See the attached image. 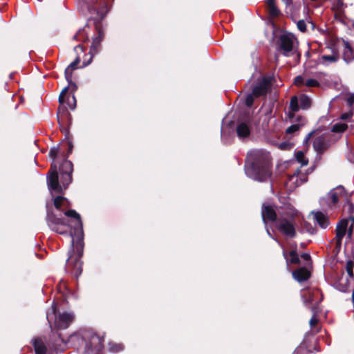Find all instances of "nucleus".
Listing matches in <instances>:
<instances>
[{"label": "nucleus", "mask_w": 354, "mask_h": 354, "mask_svg": "<svg viewBox=\"0 0 354 354\" xmlns=\"http://www.w3.org/2000/svg\"><path fill=\"white\" fill-rule=\"evenodd\" d=\"M67 151L62 153L61 161L56 160L59 153L58 147L51 148L48 153L53 162L46 174L48 189L50 192L59 194H64V191L68 187L73 180V164L68 160L73 149L72 141L67 140Z\"/></svg>", "instance_id": "1"}, {"label": "nucleus", "mask_w": 354, "mask_h": 354, "mask_svg": "<svg viewBox=\"0 0 354 354\" xmlns=\"http://www.w3.org/2000/svg\"><path fill=\"white\" fill-rule=\"evenodd\" d=\"M244 169L249 178L261 183L267 182L272 175V164L269 153L261 149L249 151Z\"/></svg>", "instance_id": "2"}, {"label": "nucleus", "mask_w": 354, "mask_h": 354, "mask_svg": "<svg viewBox=\"0 0 354 354\" xmlns=\"http://www.w3.org/2000/svg\"><path fill=\"white\" fill-rule=\"evenodd\" d=\"M108 12V5L107 3H104L103 5L97 10V14H95L96 16L91 17L88 19V23L89 24H93L97 35L93 38L88 55H84L82 67L89 65L91 63L93 57L98 54L102 50L101 43L104 37L102 21L105 18Z\"/></svg>", "instance_id": "3"}, {"label": "nucleus", "mask_w": 354, "mask_h": 354, "mask_svg": "<svg viewBox=\"0 0 354 354\" xmlns=\"http://www.w3.org/2000/svg\"><path fill=\"white\" fill-rule=\"evenodd\" d=\"M72 254L69 255L66 262V269L73 276L77 278L82 272V261L81 258L84 252V240L71 241Z\"/></svg>", "instance_id": "4"}, {"label": "nucleus", "mask_w": 354, "mask_h": 354, "mask_svg": "<svg viewBox=\"0 0 354 354\" xmlns=\"http://www.w3.org/2000/svg\"><path fill=\"white\" fill-rule=\"evenodd\" d=\"M295 218L293 214L289 216L279 215L275 223L276 229L282 234L288 238H295L297 233L296 230Z\"/></svg>", "instance_id": "5"}, {"label": "nucleus", "mask_w": 354, "mask_h": 354, "mask_svg": "<svg viewBox=\"0 0 354 354\" xmlns=\"http://www.w3.org/2000/svg\"><path fill=\"white\" fill-rule=\"evenodd\" d=\"M313 135L316 136V138L313 141V147L319 154H322L330 147V134L329 133L319 134L318 130L313 131L307 135L304 140V142L307 143Z\"/></svg>", "instance_id": "6"}, {"label": "nucleus", "mask_w": 354, "mask_h": 354, "mask_svg": "<svg viewBox=\"0 0 354 354\" xmlns=\"http://www.w3.org/2000/svg\"><path fill=\"white\" fill-rule=\"evenodd\" d=\"M64 215L71 218H73L76 223L73 230H70L71 241L84 240L83 224L80 215L74 209H69L64 212Z\"/></svg>", "instance_id": "7"}, {"label": "nucleus", "mask_w": 354, "mask_h": 354, "mask_svg": "<svg viewBox=\"0 0 354 354\" xmlns=\"http://www.w3.org/2000/svg\"><path fill=\"white\" fill-rule=\"evenodd\" d=\"M104 335L105 333H103L102 335L95 333L91 335L86 344V352H95V354H105L102 352V350L104 348Z\"/></svg>", "instance_id": "8"}, {"label": "nucleus", "mask_w": 354, "mask_h": 354, "mask_svg": "<svg viewBox=\"0 0 354 354\" xmlns=\"http://www.w3.org/2000/svg\"><path fill=\"white\" fill-rule=\"evenodd\" d=\"M271 84L272 83L270 78L263 77L253 86L252 92L255 97L266 95L268 90L271 87Z\"/></svg>", "instance_id": "9"}, {"label": "nucleus", "mask_w": 354, "mask_h": 354, "mask_svg": "<svg viewBox=\"0 0 354 354\" xmlns=\"http://www.w3.org/2000/svg\"><path fill=\"white\" fill-rule=\"evenodd\" d=\"M278 44L279 50L283 51V55L288 56V53L293 50V37L289 35L283 34L279 37Z\"/></svg>", "instance_id": "10"}, {"label": "nucleus", "mask_w": 354, "mask_h": 354, "mask_svg": "<svg viewBox=\"0 0 354 354\" xmlns=\"http://www.w3.org/2000/svg\"><path fill=\"white\" fill-rule=\"evenodd\" d=\"M261 216L264 223H267V222H274L276 223L279 217L273 207L266 204L262 205Z\"/></svg>", "instance_id": "11"}, {"label": "nucleus", "mask_w": 354, "mask_h": 354, "mask_svg": "<svg viewBox=\"0 0 354 354\" xmlns=\"http://www.w3.org/2000/svg\"><path fill=\"white\" fill-rule=\"evenodd\" d=\"M72 117L71 113L66 115L59 116L57 118V121L59 125L60 131L64 134L65 139L69 140V128L71 125Z\"/></svg>", "instance_id": "12"}, {"label": "nucleus", "mask_w": 354, "mask_h": 354, "mask_svg": "<svg viewBox=\"0 0 354 354\" xmlns=\"http://www.w3.org/2000/svg\"><path fill=\"white\" fill-rule=\"evenodd\" d=\"M73 319V317L71 313H64L59 314L56 319L55 326L58 330L66 329Z\"/></svg>", "instance_id": "13"}, {"label": "nucleus", "mask_w": 354, "mask_h": 354, "mask_svg": "<svg viewBox=\"0 0 354 354\" xmlns=\"http://www.w3.org/2000/svg\"><path fill=\"white\" fill-rule=\"evenodd\" d=\"M292 249L289 252L283 250V256L286 259L287 266L289 264L298 265L300 264L301 261L297 252V245L296 243L292 246Z\"/></svg>", "instance_id": "14"}, {"label": "nucleus", "mask_w": 354, "mask_h": 354, "mask_svg": "<svg viewBox=\"0 0 354 354\" xmlns=\"http://www.w3.org/2000/svg\"><path fill=\"white\" fill-rule=\"evenodd\" d=\"M237 136L243 139L250 136L251 133V124L250 121L238 122L236 128Z\"/></svg>", "instance_id": "15"}, {"label": "nucleus", "mask_w": 354, "mask_h": 354, "mask_svg": "<svg viewBox=\"0 0 354 354\" xmlns=\"http://www.w3.org/2000/svg\"><path fill=\"white\" fill-rule=\"evenodd\" d=\"M293 278L298 282H304L310 279V272L306 267H300L295 270L292 273Z\"/></svg>", "instance_id": "16"}, {"label": "nucleus", "mask_w": 354, "mask_h": 354, "mask_svg": "<svg viewBox=\"0 0 354 354\" xmlns=\"http://www.w3.org/2000/svg\"><path fill=\"white\" fill-rule=\"evenodd\" d=\"M343 44L344 48L342 58L346 63L348 64L354 60V47L349 41L346 40H343Z\"/></svg>", "instance_id": "17"}, {"label": "nucleus", "mask_w": 354, "mask_h": 354, "mask_svg": "<svg viewBox=\"0 0 354 354\" xmlns=\"http://www.w3.org/2000/svg\"><path fill=\"white\" fill-rule=\"evenodd\" d=\"M348 227V220L342 219L337 225L335 239L338 244H341L342 239L345 236Z\"/></svg>", "instance_id": "18"}, {"label": "nucleus", "mask_w": 354, "mask_h": 354, "mask_svg": "<svg viewBox=\"0 0 354 354\" xmlns=\"http://www.w3.org/2000/svg\"><path fill=\"white\" fill-rule=\"evenodd\" d=\"M267 6V11L269 17L272 19H276L282 15L281 10L276 5L275 0H265Z\"/></svg>", "instance_id": "19"}, {"label": "nucleus", "mask_w": 354, "mask_h": 354, "mask_svg": "<svg viewBox=\"0 0 354 354\" xmlns=\"http://www.w3.org/2000/svg\"><path fill=\"white\" fill-rule=\"evenodd\" d=\"M66 220L62 217H58L53 212L48 211L46 215V222L48 227L52 229L57 226L58 224H62Z\"/></svg>", "instance_id": "20"}, {"label": "nucleus", "mask_w": 354, "mask_h": 354, "mask_svg": "<svg viewBox=\"0 0 354 354\" xmlns=\"http://www.w3.org/2000/svg\"><path fill=\"white\" fill-rule=\"evenodd\" d=\"M32 346L36 354H53L51 351H48L46 346L41 339H34L32 341Z\"/></svg>", "instance_id": "21"}, {"label": "nucleus", "mask_w": 354, "mask_h": 354, "mask_svg": "<svg viewBox=\"0 0 354 354\" xmlns=\"http://www.w3.org/2000/svg\"><path fill=\"white\" fill-rule=\"evenodd\" d=\"M290 112L288 117L292 118L295 117V113L299 111V99L297 95H294L291 97L289 105Z\"/></svg>", "instance_id": "22"}, {"label": "nucleus", "mask_w": 354, "mask_h": 354, "mask_svg": "<svg viewBox=\"0 0 354 354\" xmlns=\"http://www.w3.org/2000/svg\"><path fill=\"white\" fill-rule=\"evenodd\" d=\"M315 219L322 228H326L330 224L328 216L319 211L315 213Z\"/></svg>", "instance_id": "23"}, {"label": "nucleus", "mask_w": 354, "mask_h": 354, "mask_svg": "<svg viewBox=\"0 0 354 354\" xmlns=\"http://www.w3.org/2000/svg\"><path fill=\"white\" fill-rule=\"evenodd\" d=\"M307 174H302L300 171L299 169H296L292 175L289 176V180H292L295 177L299 178V182H298V179L296 180V185L299 186L301 184L308 181Z\"/></svg>", "instance_id": "24"}, {"label": "nucleus", "mask_w": 354, "mask_h": 354, "mask_svg": "<svg viewBox=\"0 0 354 354\" xmlns=\"http://www.w3.org/2000/svg\"><path fill=\"white\" fill-rule=\"evenodd\" d=\"M332 53H333V54L330 55H322L320 59L322 60L323 62L333 63V62H337L339 59V55L337 50L333 49Z\"/></svg>", "instance_id": "25"}, {"label": "nucleus", "mask_w": 354, "mask_h": 354, "mask_svg": "<svg viewBox=\"0 0 354 354\" xmlns=\"http://www.w3.org/2000/svg\"><path fill=\"white\" fill-rule=\"evenodd\" d=\"M86 28L88 26H86L84 28L79 30V31L73 36V39L76 41L82 42H87L88 41V35L86 32Z\"/></svg>", "instance_id": "26"}, {"label": "nucleus", "mask_w": 354, "mask_h": 354, "mask_svg": "<svg viewBox=\"0 0 354 354\" xmlns=\"http://www.w3.org/2000/svg\"><path fill=\"white\" fill-rule=\"evenodd\" d=\"M300 109L307 110L310 108L312 104L311 99L305 94H301L299 97Z\"/></svg>", "instance_id": "27"}, {"label": "nucleus", "mask_w": 354, "mask_h": 354, "mask_svg": "<svg viewBox=\"0 0 354 354\" xmlns=\"http://www.w3.org/2000/svg\"><path fill=\"white\" fill-rule=\"evenodd\" d=\"M80 62V56H77L75 60L71 62L64 71V76H73V71L77 68V65Z\"/></svg>", "instance_id": "28"}, {"label": "nucleus", "mask_w": 354, "mask_h": 354, "mask_svg": "<svg viewBox=\"0 0 354 354\" xmlns=\"http://www.w3.org/2000/svg\"><path fill=\"white\" fill-rule=\"evenodd\" d=\"M51 230L60 234H67L68 233V225L65 221L64 223L58 224L57 226L54 227Z\"/></svg>", "instance_id": "29"}, {"label": "nucleus", "mask_w": 354, "mask_h": 354, "mask_svg": "<svg viewBox=\"0 0 354 354\" xmlns=\"http://www.w3.org/2000/svg\"><path fill=\"white\" fill-rule=\"evenodd\" d=\"M124 349V345L120 343L109 342L108 343V350L111 353H118Z\"/></svg>", "instance_id": "30"}, {"label": "nucleus", "mask_w": 354, "mask_h": 354, "mask_svg": "<svg viewBox=\"0 0 354 354\" xmlns=\"http://www.w3.org/2000/svg\"><path fill=\"white\" fill-rule=\"evenodd\" d=\"M53 342H54L53 346L55 347V351L59 350V348L58 347V346H60L59 342H61L64 344H66L67 342L65 337H63L62 335L59 333H57L56 336H55V339H54Z\"/></svg>", "instance_id": "31"}, {"label": "nucleus", "mask_w": 354, "mask_h": 354, "mask_svg": "<svg viewBox=\"0 0 354 354\" xmlns=\"http://www.w3.org/2000/svg\"><path fill=\"white\" fill-rule=\"evenodd\" d=\"M311 351L308 349L304 343H301L293 351L292 354H310Z\"/></svg>", "instance_id": "32"}, {"label": "nucleus", "mask_w": 354, "mask_h": 354, "mask_svg": "<svg viewBox=\"0 0 354 354\" xmlns=\"http://www.w3.org/2000/svg\"><path fill=\"white\" fill-rule=\"evenodd\" d=\"M347 128L348 126L345 123H336L332 127L331 131L335 133H342L345 131Z\"/></svg>", "instance_id": "33"}, {"label": "nucleus", "mask_w": 354, "mask_h": 354, "mask_svg": "<svg viewBox=\"0 0 354 354\" xmlns=\"http://www.w3.org/2000/svg\"><path fill=\"white\" fill-rule=\"evenodd\" d=\"M64 201H66V198H64V196H56L53 200V204H54L55 207L57 210H62V206L63 202Z\"/></svg>", "instance_id": "34"}, {"label": "nucleus", "mask_w": 354, "mask_h": 354, "mask_svg": "<svg viewBox=\"0 0 354 354\" xmlns=\"http://www.w3.org/2000/svg\"><path fill=\"white\" fill-rule=\"evenodd\" d=\"M296 159L301 163V166L307 165L308 160L305 158L304 153L302 151H298L296 153Z\"/></svg>", "instance_id": "35"}, {"label": "nucleus", "mask_w": 354, "mask_h": 354, "mask_svg": "<svg viewBox=\"0 0 354 354\" xmlns=\"http://www.w3.org/2000/svg\"><path fill=\"white\" fill-rule=\"evenodd\" d=\"M328 195L330 196V203L328 204L329 206L332 207V206H334L336 204L338 203L339 202V197H338V195L336 192H333V191H330L329 193H328Z\"/></svg>", "instance_id": "36"}, {"label": "nucleus", "mask_w": 354, "mask_h": 354, "mask_svg": "<svg viewBox=\"0 0 354 354\" xmlns=\"http://www.w3.org/2000/svg\"><path fill=\"white\" fill-rule=\"evenodd\" d=\"M254 95H253V93L251 92L250 93H248L246 97H245V104L247 107H252L253 104H254Z\"/></svg>", "instance_id": "37"}, {"label": "nucleus", "mask_w": 354, "mask_h": 354, "mask_svg": "<svg viewBox=\"0 0 354 354\" xmlns=\"http://www.w3.org/2000/svg\"><path fill=\"white\" fill-rule=\"evenodd\" d=\"M353 268H354V263L351 260L348 261L346 263V269L348 275L351 278H353L354 277Z\"/></svg>", "instance_id": "38"}, {"label": "nucleus", "mask_w": 354, "mask_h": 354, "mask_svg": "<svg viewBox=\"0 0 354 354\" xmlns=\"http://www.w3.org/2000/svg\"><path fill=\"white\" fill-rule=\"evenodd\" d=\"M65 78L68 83V88H70L73 92H75L77 89V86L73 81V76H65Z\"/></svg>", "instance_id": "39"}, {"label": "nucleus", "mask_w": 354, "mask_h": 354, "mask_svg": "<svg viewBox=\"0 0 354 354\" xmlns=\"http://www.w3.org/2000/svg\"><path fill=\"white\" fill-rule=\"evenodd\" d=\"M301 127V125L299 124H292L290 125V127H288L286 130V133L287 134H292L297 131L299 130Z\"/></svg>", "instance_id": "40"}, {"label": "nucleus", "mask_w": 354, "mask_h": 354, "mask_svg": "<svg viewBox=\"0 0 354 354\" xmlns=\"http://www.w3.org/2000/svg\"><path fill=\"white\" fill-rule=\"evenodd\" d=\"M308 87H317L319 86V82L315 79H308L305 82V84Z\"/></svg>", "instance_id": "41"}, {"label": "nucleus", "mask_w": 354, "mask_h": 354, "mask_svg": "<svg viewBox=\"0 0 354 354\" xmlns=\"http://www.w3.org/2000/svg\"><path fill=\"white\" fill-rule=\"evenodd\" d=\"M69 113H70L68 112L67 108L64 105H59L57 109V117L58 118L59 116L66 115Z\"/></svg>", "instance_id": "42"}, {"label": "nucleus", "mask_w": 354, "mask_h": 354, "mask_svg": "<svg viewBox=\"0 0 354 354\" xmlns=\"http://www.w3.org/2000/svg\"><path fill=\"white\" fill-rule=\"evenodd\" d=\"M304 228L311 234H314L317 232L316 228L313 227L308 222H304Z\"/></svg>", "instance_id": "43"}, {"label": "nucleus", "mask_w": 354, "mask_h": 354, "mask_svg": "<svg viewBox=\"0 0 354 354\" xmlns=\"http://www.w3.org/2000/svg\"><path fill=\"white\" fill-rule=\"evenodd\" d=\"M297 28L302 32H305L306 31V24L304 20L301 19L299 20L297 24Z\"/></svg>", "instance_id": "44"}, {"label": "nucleus", "mask_w": 354, "mask_h": 354, "mask_svg": "<svg viewBox=\"0 0 354 354\" xmlns=\"http://www.w3.org/2000/svg\"><path fill=\"white\" fill-rule=\"evenodd\" d=\"M294 84L297 86H301L305 84L304 80L301 75L297 76L294 80Z\"/></svg>", "instance_id": "45"}, {"label": "nucleus", "mask_w": 354, "mask_h": 354, "mask_svg": "<svg viewBox=\"0 0 354 354\" xmlns=\"http://www.w3.org/2000/svg\"><path fill=\"white\" fill-rule=\"evenodd\" d=\"M292 145L288 142H283L279 144V148L281 150H290Z\"/></svg>", "instance_id": "46"}, {"label": "nucleus", "mask_w": 354, "mask_h": 354, "mask_svg": "<svg viewBox=\"0 0 354 354\" xmlns=\"http://www.w3.org/2000/svg\"><path fill=\"white\" fill-rule=\"evenodd\" d=\"M68 106L71 109H74L76 106V99L74 96V95H73L72 97H71V100H70V98L68 97Z\"/></svg>", "instance_id": "47"}, {"label": "nucleus", "mask_w": 354, "mask_h": 354, "mask_svg": "<svg viewBox=\"0 0 354 354\" xmlns=\"http://www.w3.org/2000/svg\"><path fill=\"white\" fill-rule=\"evenodd\" d=\"M318 323L319 319L315 316H313L309 321V324L311 328L315 327L318 324Z\"/></svg>", "instance_id": "48"}, {"label": "nucleus", "mask_w": 354, "mask_h": 354, "mask_svg": "<svg viewBox=\"0 0 354 354\" xmlns=\"http://www.w3.org/2000/svg\"><path fill=\"white\" fill-rule=\"evenodd\" d=\"M346 203L348 205V213L353 214L354 213V205L349 198L346 199Z\"/></svg>", "instance_id": "49"}, {"label": "nucleus", "mask_w": 354, "mask_h": 354, "mask_svg": "<svg viewBox=\"0 0 354 354\" xmlns=\"http://www.w3.org/2000/svg\"><path fill=\"white\" fill-rule=\"evenodd\" d=\"M301 257L306 261H311V257L308 253H303L301 254Z\"/></svg>", "instance_id": "50"}, {"label": "nucleus", "mask_w": 354, "mask_h": 354, "mask_svg": "<svg viewBox=\"0 0 354 354\" xmlns=\"http://www.w3.org/2000/svg\"><path fill=\"white\" fill-rule=\"evenodd\" d=\"M337 7L339 10L344 9V3L342 0H337Z\"/></svg>", "instance_id": "51"}, {"label": "nucleus", "mask_w": 354, "mask_h": 354, "mask_svg": "<svg viewBox=\"0 0 354 354\" xmlns=\"http://www.w3.org/2000/svg\"><path fill=\"white\" fill-rule=\"evenodd\" d=\"M68 91V86L65 87L64 88H63V90L62 91V92L60 93L59 96H62L65 98V96H66Z\"/></svg>", "instance_id": "52"}, {"label": "nucleus", "mask_w": 354, "mask_h": 354, "mask_svg": "<svg viewBox=\"0 0 354 354\" xmlns=\"http://www.w3.org/2000/svg\"><path fill=\"white\" fill-rule=\"evenodd\" d=\"M68 91V86L65 87L64 88H63V90L62 91V92L60 93L59 96H62L65 98V96H66Z\"/></svg>", "instance_id": "53"}, {"label": "nucleus", "mask_w": 354, "mask_h": 354, "mask_svg": "<svg viewBox=\"0 0 354 354\" xmlns=\"http://www.w3.org/2000/svg\"><path fill=\"white\" fill-rule=\"evenodd\" d=\"M351 116V114L348 113H344L341 115V119L346 120H348Z\"/></svg>", "instance_id": "54"}, {"label": "nucleus", "mask_w": 354, "mask_h": 354, "mask_svg": "<svg viewBox=\"0 0 354 354\" xmlns=\"http://www.w3.org/2000/svg\"><path fill=\"white\" fill-rule=\"evenodd\" d=\"M347 102L349 105H352L354 103V95H350L347 98Z\"/></svg>", "instance_id": "55"}, {"label": "nucleus", "mask_w": 354, "mask_h": 354, "mask_svg": "<svg viewBox=\"0 0 354 354\" xmlns=\"http://www.w3.org/2000/svg\"><path fill=\"white\" fill-rule=\"evenodd\" d=\"M78 49H80L82 52L84 51V46H82V44H78L74 48V50L75 52H77Z\"/></svg>", "instance_id": "56"}, {"label": "nucleus", "mask_w": 354, "mask_h": 354, "mask_svg": "<svg viewBox=\"0 0 354 354\" xmlns=\"http://www.w3.org/2000/svg\"><path fill=\"white\" fill-rule=\"evenodd\" d=\"M311 310H312V312L313 313V316L317 317V306H312L311 307Z\"/></svg>", "instance_id": "57"}, {"label": "nucleus", "mask_w": 354, "mask_h": 354, "mask_svg": "<svg viewBox=\"0 0 354 354\" xmlns=\"http://www.w3.org/2000/svg\"><path fill=\"white\" fill-rule=\"evenodd\" d=\"M353 224H352L349 228H348V237H351L352 236V234H353Z\"/></svg>", "instance_id": "58"}, {"label": "nucleus", "mask_w": 354, "mask_h": 354, "mask_svg": "<svg viewBox=\"0 0 354 354\" xmlns=\"http://www.w3.org/2000/svg\"><path fill=\"white\" fill-rule=\"evenodd\" d=\"M58 101H59V105H64L65 98L62 96H59Z\"/></svg>", "instance_id": "59"}, {"label": "nucleus", "mask_w": 354, "mask_h": 354, "mask_svg": "<svg viewBox=\"0 0 354 354\" xmlns=\"http://www.w3.org/2000/svg\"><path fill=\"white\" fill-rule=\"evenodd\" d=\"M337 189H340V190H341V194H344V193H345V189H344V187L343 186H341V185H340V186H338V187H337Z\"/></svg>", "instance_id": "60"}, {"label": "nucleus", "mask_w": 354, "mask_h": 354, "mask_svg": "<svg viewBox=\"0 0 354 354\" xmlns=\"http://www.w3.org/2000/svg\"><path fill=\"white\" fill-rule=\"evenodd\" d=\"M286 5H290L292 3V0H282Z\"/></svg>", "instance_id": "61"}, {"label": "nucleus", "mask_w": 354, "mask_h": 354, "mask_svg": "<svg viewBox=\"0 0 354 354\" xmlns=\"http://www.w3.org/2000/svg\"><path fill=\"white\" fill-rule=\"evenodd\" d=\"M313 171V167H311V168H310V169H308L307 170L306 174H308L311 173Z\"/></svg>", "instance_id": "62"}, {"label": "nucleus", "mask_w": 354, "mask_h": 354, "mask_svg": "<svg viewBox=\"0 0 354 354\" xmlns=\"http://www.w3.org/2000/svg\"><path fill=\"white\" fill-rule=\"evenodd\" d=\"M352 301L354 304V288H353V293H352Z\"/></svg>", "instance_id": "63"}, {"label": "nucleus", "mask_w": 354, "mask_h": 354, "mask_svg": "<svg viewBox=\"0 0 354 354\" xmlns=\"http://www.w3.org/2000/svg\"><path fill=\"white\" fill-rule=\"evenodd\" d=\"M350 219L354 223V216H351Z\"/></svg>", "instance_id": "64"}]
</instances>
